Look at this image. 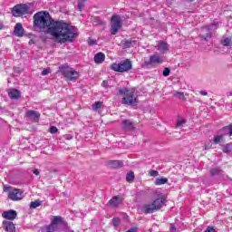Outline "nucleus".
<instances>
[{"label":"nucleus","instance_id":"20","mask_svg":"<svg viewBox=\"0 0 232 232\" xmlns=\"http://www.w3.org/2000/svg\"><path fill=\"white\" fill-rule=\"evenodd\" d=\"M108 166L110 168H115V169L122 168L123 163L121 160H110V161H108Z\"/></svg>","mask_w":232,"mask_h":232},{"label":"nucleus","instance_id":"28","mask_svg":"<svg viewBox=\"0 0 232 232\" xmlns=\"http://www.w3.org/2000/svg\"><path fill=\"white\" fill-rule=\"evenodd\" d=\"M185 124H186V121L184 120V118H179L177 120V123H176L177 128H182V126H184Z\"/></svg>","mask_w":232,"mask_h":232},{"label":"nucleus","instance_id":"30","mask_svg":"<svg viewBox=\"0 0 232 232\" xmlns=\"http://www.w3.org/2000/svg\"><path fill=\"white\" fill-rule=\"evenodd\" d=\"M84 1L78 0V5L76 6V10H79V12H82V8H84Z\"/></svg>","mask_w":232,"mask_h":232},{"label":"nucleus","instance_id":"21","mask_svg":"<svg viewBox=\"0 0 232 232\" xmlns=\"http://www.w3.org/2000/svg\"><path fill=\"white\" fill-rule=\"evenodd\" d=\"M220 146H222L223 153H231V151H232V142L227 143L225 145L220 144Z\"/></svg>","mask_w":232,"mask_h":232},{"label":"nucleus","instance_id":"44","mask_svg":"<svg viewBox=\"0 0 232 232\" xmlns=\"http://www.w3.org/2000/svg\"><path fill=\"white\" fill-rule=\"evenodd\" d=\"M88 43H89L90 46H92V45L95 44V40L90 39V40L88 41Z\"/></svg>","mask_w":232,"mask_h":232},{"label":"nucleus","instance_id":"7","mask_svg":"<svg viewBox=\"0 0 232 232\" xmlns=\"http://www.w3.org/2000/svg\"><path fill=\"white\" fill-rule=\"evenodd\" d=\"M4 191H9L8 198H10V200H14V202L17 200H22L23 197H24L21 189H17V188L10 189V188L8 187H4Z\"/></svg>","mask_w":232,"mask_h":232},{"label":"nucleus","instance_id":"18","mask_svg":"<svg viewBox=\"0 0 232 232\" xmlns=\"http://www.w3.org/2000/svg\"><path fill=\"white\" fill-rule=\"evenodd\" d=\"M8 95H9L10 99L16 100V99H19V97H21V92H19V90H17V89H11L8 92Z\"/></svg>","mask_w":232,"mask_h":232},{"label":"nucleus","instance_id":"2","mask_svg":"<svg viewBox=\"0 0 232 232\" xmlns=\"http://www.w3.org/2000/svg\"><path fill=\"white\" fill-rule=\"evenodd\" d=\"M59 73L64 77L66 81L75 82L79 79V72L70 67L68 64L61 65L58 69Z\"/></svg>","mask_w":232,"mask_h":232},{"label":"nucleus","instance_id":"16","mask_svg":"<svg viewBox=\"0 0 232 232\" xmlns=\"http://www.w3.org/2000/svg\"><path fill=\"white\" fill-rule=\"evenodd\" d=\"M105 59H106V55L103 53H97L94 55V63H96V64H101L104 63Z\"/></svg>","mask_w":232,"mask_h":232},{"label":"nucleus","instance_id":"8","mask_svg":"<svg viewBox=\"0 0 232 232\" xmlns=\"http://www.w3.org/2000/svg\"><path fill=\"white\" fill-rule=\"evenodd\" d=\"M12 14L14 17L26 15V14H28V5L23 4L16 5L13 7Z\"/></svg>","mask_w":232,"mask_h":232},{"label":"nucleus","instance_id":"14","mask_svg":"<svg viewBox=\"0 0 232 232\" xmlns=\"http://www.w3.org/2000/svg\"><path fill=\"white\" fill-rule=\"evenodd\" d=\"M4 229L7 232H15V225L12 221L3 222Z\"/></svg>","mask_w":232,"mask_h":232},{"label":"nucleus","instance_id":"47","mask_svg":"<svg viewBox=\"0 0 232 232\" xmlns=\"http://www.w3.org/2000/svg\"><path fill=\"white\" fill-rule=\"evenodd\" d=\"M202 32H206V28L202 29Z\"/></svg>","mask_w":232,"mask_h":232},{"label":"nucleus","instance_id":"45","mask_svg":"<svg viewBox=\"0 0 232 232\" xmlns=\"http://www.w3.org/2000/svg\"><path fill=\"white\" fill-rule=\"evenodd\" d=\"M33 173H34V175H36V177H38V175H39V169H34V170H33Z\"/></svg>","mask_w":232,"mask_h":232},{"label":"nucleus","instance_id":"5","mask_svg":"<svg viewBox=\"0 0 232 232\" xmlns=\"http://www.w3.org/2000/svg\"><path fill=\"white\" fill-rule=\"evenodd\" d=\"M133 68V63L130 59H126L121 61V63H114L111 65V69L113 72H118L119 73H124L125 72H130Z\"/></svg>","mask_w":232,"mask_h":232},{"label":"nucleus","instance_id":"31","mask_svg":"<svg viewBox=\"0 0 232 232\" xmlns=\"http://www.w3.org/2000/svg\"><path fill=\"white\" fill-rule=\"evenodd\" d=\"M112 225L114 226V227H119V226L121 225V218H114L112 219Z\"/></svg>","mask_w":232,"mask_h":232},{"label":"nucleus","instance_id":"27","mask_svg":"<svg viewBox=\"0 0 232 232\" xmlns=\"http://www.w3.org/2000/svg\"><path fill=\"white\" fill-rule=\"evenodd\" d=\"M39 206H41V200L40 199H36L34 201H32L30 204V208H32L33 209H35L36 208H39Z\"/></svg>","mask_w":232,"mask_h":232},{"label":"nucleus","instance_id":"29","mask_svg":"<svg viewBox=\"0 0 232 232\" xmlns=\"http://www.w3.org/2000/svg\"><path fill=\"white\" fill-rule=\"evenodd\" d=\"M127 182H133L135 180V174L133 172H129L126 176Z\"/></svg>","mask_w":232,"mask_h":232},{"label":"nucleus","instance_id":"40","mask_svg":"<svg viewBox=\"0 0 232 232\" xmlns=\"http://www.w3.org/2000/svg\"><path fill=\"white\" fill-rule=\"evenodd\" d=\"M169 229L171 232L177 231V228L175 227V225H173V224H170Z\"/></svg>","mask_w":232,"mask_h":232},{"label":"nucleus","instance_id":"41","mask_svg":"<svg viewBox=\"0 0 232 232\" xmlns=\"http://www.w3.org/2000/svg\"><path fill=\"white\" fill-rule=\"evenodd\" d=\"M205 232H217L215 228L208 227Z\"/></svg>","mask_w":232,"mask_h":232},{"label":"nucleus","instance_id":"32","mask_svg":"<svg viewBox=\"0 0 232 232\" xmlns=\"http://www.w3.org/2000/svg\"><path fill=\"white\" fill-rule=\"evenodd\" d=\"M211 148H213V143L210 142H207L205 143L204 147H203V150L206 151L208 150H211Z\"/></svg>","mask_w":232,"mask_h":232},{"label":"nucleus","instance_id":"9","mask_svg":"<svg viewBox=\"0 0 232 232\" xmlns=\"http://www.w3.org/2000/svg\"><path fill=\"white\" fill-rule=\"evenodd\" d=\"M161 63H163L161 56L153 54L150 56V60L148 62H145V64L146 66H150V64H161Z\"/></svg>","mask_w":232,"mask_h":232},{"label":"nucleus","instance_id":"35","mask_svg":"<svg viewBox=\"0 0 232 232\" xmlns=\"http://www.w3.org/2000/svg\"><path fill=\"white\" fill-rule=\"evenodd\" d=\"M49 131L52 134H55V133H57V131H59V129H57V127H55V126H51Z\"/></svg>","mask_w":232,"mask_h":232},{"label":"nucleus","instance_id":"1","mask_svg":"<svg viewBox=\"0 0 232 232\" xmlns=\"http://www.w3.org/2000/svg\"><path fill=\"white\" fill-rule=\"evenodd\" d=\"M34 28L38 32L46 30V34L61 44L72 43L75 39V33L70 25L64 22L54 21L50 18L48 12L41 11L34 15Z\"/></svg>","mask_w":232,"mask_h":232},{"label":"nucleus","instance_id":"38","mask_svg":"<svg viewBox=\"0 0 232 232\" xmlns=\"http://www.w3.org/2000/svg\"><path fill=\"white\" fill-rule=\"evenodd\" d=\"M150 177H158V176H159V171H157V170H151V171L150 172Z\"/></svg>","mask_w":232,"mask_h":232},{"label":"nucleus","instance_id":"3","mask_svg":"<svg viewBox=\"0 0 232 232\" xmlns=\"http://www.w3.org/2000/svg\"><path fill=\"white\" fill-rule=\"evenodd\" d=\"M120 93L125 95L121 101L122 104H128V106H135L139 102L137 98L139 94L135 92V90H129L127 88L120 90Z\"/></svg>","mask_w":232,"mask_h":232},{"label":"nucleus","instance_id":"23","mask_svg":"<svg viewBox=\"0 0 232 232\" xmlns=\"http://www.w3.org/2000/svg\"><path fill=\"white\" fill-rule=\"evenodd\" d=\"M224 135L226 134H219V135L214 136L213 138L214 144H220V142H222V140H224Z\"/></svg>","mask_w":232,"mask_h":232},{"label":"nucleus","instance_id":"12","mask_svg":"<svg viewBox=\"0 0 232 232\" xmlns=\"http://www.w3.org/2000/svg\"><path fill=\"white\" fill-rule=\"evenodd\" d=\"M2 217L6 220H15L17 218V211L10 209L3 212Z\"/></svg>","mask_w":232,"mask_h":232},{"label":"nucleus","instance_id":"42","mask_svg":"<svg viewBox=\"0 0 232 232\" xmlns=\"http://www.w3.org/2000/svg\"><path fill=\"white\" fill-rule=\"evenodd\" d=\"M199 95H203L204 97H206V95H208V92H206V91H199Z\"/></svg>","mask_w":232,"mask_h":232},{"label":"nucleus","instance_id":"17","mask_svg":"<svg viewBox=\"0 0 232 232\" xmlns=\"http://www.w3.org/2000/svg\"><path fill=\"white\" fill-rule=\"evenodd\" d=\"M123 48H131L137 44V40L130 39V40H123L121 42Z\"/></svg>","mask_w":232,"mask_h":232},{"label":"nucleus","instance_id":"25","mask_svg":"<svg viewBox=\"0 0 232 232\" xmlns=\"http://www.w3.org/2000/svg\"><path fill=\"white\" fill-rule=\"evenodd\" d=\"M221 44L223 46H231L232 44V38L231 37H227L221 40Z\"/></svg>","mask_w":232,"mask_h":232},{"label":"nucleus","instance_id":"33","mask_svg":"<svg viewBox=\"0 0 232 232\" xmlns=\"http://www.w3.org/2000/svg\"><path fill=\"white\" fill-rule=\"evenodd\" d=\"M174 97H178L179 99L184 100V92H176L174 93Z\"/></svg>","mask_w":232,"mask_h":232},{"label":"nucleus","instance_id":"15","mask_svg":"<svg viewBox=\"0 0 232 232\" xmlns=\"http://www.w3.org/2000/svg\"><path fill=\"white\" fill-rule=\"evenodd\" d=\"M121 203H122V199L119 196H114L109 201V205H111V208H117Z\"/></svg>","mask_w":232,"mask_h":232},{"label":"nucleus","instance_id":"4","mask_svg":"<svg viewBox=\"0 0 232 232\" xmlns=\"http://www.w3.org/2000/svg\"><path fill=\"white\" fill-rule=\"evenodd\" d=\"M166 204V198L164 197H160L153 200V202L145 204L142 206L141 209L143 213L151 214L154 211H159L163 206Z\"/></svg>","mask_w":232,"mask_h":232},{"label":"nucleus","instance_id":"46","mask_svg":"<svg viewBox=\"0 0 232 232\" xmlns=\"http://www.w3.org/2000/svg\"><path fill=\"white\" fill-rule=\"evenodd\" d=\"M0 30H3V26L2 25H0Z\"/></svg>","mask_w":232,"mask_h":232},{"label":"nucleus","instance_id":"24","mask_svg":"<svg viewBox=\"0 0 232 232\" xmlns=\"http://www.w3.org/2000/svg\"><path fill=\"white\" fill-rule=\"evenodd\" d=\"M222 130L224 131L225 135H232V124L223 127Z\"/></svg>","mask_w":232,"mask_h":232},{"label":"nucleus","instance_id":"34","mask_svg":"<svg viewBox=\"0 0 232 232\" xmlns=\"http://www.w3.org/2000/svg\"><path fill=\"white\" fill-rule=\"evenodd\" d=\"M218 173H220V169H210V175L215 176V175H218Z\"/></svg>","mask_w":232,"mask_h":232},{"label":"nucleus","instance_id":"13","mask_svg":"<svg viewBox=\"0 0 232 232\" xmlns=\"http://www.w3.org/2000/svg\"><path fill=\"white\" fill-rule=\"evenodd\" d=\"M14 35L15 37H23L24 35V28L21 23H17L14 26Z\"/></svg>","mask_w":232,"mask_h":232},{"label":"nucleus","instance_id":"6","mask_svg":"<svg viewBox=\"0 0 232 232\" xmlns=\"http://www.w3.org/2000/svg\"><path fill=\"white\" fill-rule=\"evenodd\" d=\"M122 28V20L121 15L115 14L111 17V35H116L117 32Z\"/></svg>","mask_w":232,"mask_h":232},{"label":"nucleus","instance_id":"10","mask_svg":"<svg viewBox=\"0 0 232 232\" xmlns=\"http://www.w3.org/2000/svg\"><path fill=\"white\" fill-rule=\"evenodd\" d=\"M157 50L160 53H168V52H169V44H168V43L166 42L160 41L158 42V44H157Z\"/></svg>","mask_w":232,"mask_h":232},{"label":"nucleus","instance_id":"37","mask_svg":"<svg viewBox=\"0 0 232 232\" xmlns=\"http://www.w3.org/2000/svg\"><path fill=\"white\" fill-rule=\"evenodd\" d=\"M170 72H171V71L169 70V68L166 67V68L163 70V77H169Z\"/></svg>","mask_w":232,"mask_h":232},{"label":"nucleus","instance_id":"11","mask_svg":"<svg viewBox=\"0 0 232 232\" xmlns=\"http://www.w3.org/2000/svg\"><path fill=\"white\" fill-rule=\"evenodd\" d=\"M121 126L125 131H130V130L135 129V124L130 120H123Z\"/></svg>","mask_w":232,"mask_h":232},{"label":"nucleus","instance_id":"39","mask_svg":"<svg viewBox=\"0 0 232 232\" xmlns=\"http://www.w3.org/2000/svg\"><path fill=\"white\" fill-rule=\"evenodd\" d=\"M48 73H50V69H44L42 71V75H48Z\"/></svg>","mask_w":232,"mask_h":232},{"label":"nucleus","instance_id":"36","mask_svg":"<svg viewBox=\"0 0 232 232\" xmlns=\"http://www.w3.org/2000/svg\"><path fill=\"white\" fill-rule=\"evenodd\" d=\"M200 37H202L205 41H208L209 39H211V33L208 31L205 36L200 35Z\"/></svg>","mask_w":232,"mask_h":232},{"label":"nucleus","instance_id":"48","mask_svg":"<svg viewBox=\"0 0 232 232\" xmlns=\"http://www.w3.org/2000/svg\"><path fill=\"white\" fill-rule=\"evenodd\" d=\"M188 1L193 2V1H195V0H188Z\"/></svg>","mask_w":232,"mask_h":232},{"label":"nucleus","instance_id":"22","mask_svg":"<svg viewBox=\"0 0 232 232\" xmlns=\"http://www.w3.org/2000/svg\"><path fill=\"white\" fill-rule=\"evenodd\" d=\"M155 186H162L168 184V178H158L154 181Z\"/></svg>","mask_w":232,"mask_h":232},{"label":"nucleus","instance_id":"43","mask_svg":"<svg viewBox=\"0 0 232 232\" xmlns=\"http://www.w3.org/2000/svg\"><path fill=\"white\" fill-rule=\"evenodd\" d=\"M102 86H103V88H108V82L103 81L102 83Z\"/></svg>","mask_w":232,"mask_h":232},{"label":"nucleus","instance_id":"19","mask_svg":"<svg viewBox=\"0 0 232 232\" xmlns=\"http://www.w3.org/2000/svg\"><path fill=\"white\" fill-rule=\"evenodd\" d=\"M26 115L29 119H33V121H39L41 117V114L35 111H27Z\"/></svg>","mask_w":232,"mask_h":232},{"label":"nucleus","instance_id":"26","mask_svg":"<svg viewBox=\"0 0 232 232\" xmlns=\"http://www.w3.org/2000/svg\"><path fill=\"white\" fill-rule=\"evenodd\" d=\"M101 108H102V102H96L92 104L93 111H97L98 110H101Z\"/></svg>","mask_w":232,"mask_h":232}]
</instances>
